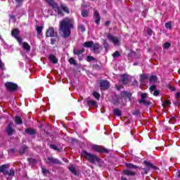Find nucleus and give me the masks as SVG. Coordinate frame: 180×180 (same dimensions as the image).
<instances>
[{
    "label": "nucleus",
    "mask_w": 180,
    "mask_h": 180,
    "mask_svg": "<svg viewBox=\"0 0 180 180\" xmlns=\"http://www.w3.org/2000/svg\"><path fill=\"white\" fill-rule=\"evenodd\" d=\"M101 51H102V47L101 46V45H99V44L98 43L94 44L92 46V51H94V53H96V54H98V53H101Z\"/></svg>",
    "instance_id": "obj_8"
},
{
    "label": "nucleus",
    "mask_w": 180,
    "mask_h": 180,
    "mask_svg": "<svg viewBox=\"0 0 180 180\" xmlns=\"http://www.w3.org/2000/svg\"><path fill=\"white\" fill-rule=\"evenodd\" d=\"M150 93L154 95V96H158L160 95V91L156 90V87L155 85L151 86L150 87Z\"/></svg>",
    "instance_id": "obj_14"
},
{
    "label": "nucleus",
    "mask_w": 180,
    "mask_h": 180,
    "mask_svg": "<svg viewBox=\"0 0 180 180\" xmlns=\"http://www.w3.org/2000/svg\"><path fill=\"white\" fill-rule=\"evenodd\" d=\"M146 167H147L146 169H143V171L145 172V174H148V171H150V168H154V165H153V164L148 162V161H144L143 162Z\"/></svg>",
    "instance_id": "obj_12"
},
{
    "label": "nucleus",
    "mask_w": 180,
    "mask_h": 180,
    "mask_svg": "<svg viewBox=\"0 0 180 180\" xmlns=\"http://www.w3.org/2000/svg\"><path fill=\"white\" fill-rule=\"evenodd\" d=\"M139 103H143V105H148V102L146 101V98H141V100H139Z\"/></svg>",
    "instance_id": "obj_31"
},
{
    "label": "nucleus",
    "mask_w": 180,
    "mask_h": 180,
    "mask_svg": "<svg viewBox=\"0 0 180 180\" xmlns=\"http://www.w3.org/2000/svg\"><path fill=\"white\" fill-rule=\"evenodd\" d=\"M37 33V34H41V32H43V27L39 26L36 27Z\"/></svg>",
    "instance_id": "obj_28"
},
{
    "label": "nucleus",
    "mask_w": 180,
    "mask_h": 180,
    "mask_svg": "<svg viewBox=\"0 0 180 180\" xmlns=\"http://www.w3.org/2000/svg\"><path fill=\"white\" fill-rule=\"evenodd\" d=\"M123 174L124 175H127L129 176H134V175H136V173H134V172L129 169L124 170Z\"/></svg>",
    "instance_id": "obj_18"
},
{
    "label": "nucleus",
    "mask_w": 180,
    "mask_h": 180,
    "mask_svg": "<svg viewBox=\"0 0 180 180\" xmlns=\"http://www.w3.org/2000/svg\"><path fill=\"white\" fill-rule=\"evenodd\" d=\"M121 180H127V178H126V177H122Z\"/></svg>",
    "instance_id": "obj_55"
},
{
    "label": "nucleus",
    "mask_w": 180,
    "mask_h": 180,
    "mask_svg": "<svg viewBox=\"0 0 180 180\" xmlns=\"http://www.w3.org/2000/svg\"><path fill=\"white\" fill-rule=\"evenodd\" d=\"M42 172L43 174H46L47 172H49V170H47L46 168H42Z\"/></svg>",
    "instance_id": "obj_46"
},
{
    "label": "nucleus",
    "mask_w": 180,
    "mask_h": 180,
    "mask_svg": "<svg viewBox=\"0 0 180 180\" xmlns=\"http://www.w3.org/2000/svg\"><path fill=\"white\" fill-rule=\"evenodd\" d=\"M11 34L13 37H15V39H16L19 44H22V38L18 37V34H19V30L18 29L13 30L11 32Z\"/></svg>",
    "instance_id": "obj_7"
},
{
    "label": "nucleus",
    "mask_w": 180,
    "mask_h": 180,
    "mask_svg": "<svg viewBox=\"0 0 180 180\" xmlns=\"http://www.w3.org/2000/svg\"><path fill=\"white\" fill-rule=\"evenodd\" d=\"M121 98L122 99H124V101H126V99H129V101L131 100L130 98H131V94H130L129 92L127 91H122L121 93Z\"/></svg>",
    "instance_id": "obj_10"
},
{
    "label": "nucleus",
    "mask_w": 180,
    "mask_h": 180,
    "mask_svg": "<svg viewBox=\"0 0 180 180\" xmlns=\"http://www.w3.org/2000/svg\"><path fill=\"white\" fill-rule=\"evenodd\" d=\"M174 120H175V118L173 117L171 120H170V123H174Z\"/></svg>",
    "instance_id": "obj_52"
},
{
    "label": "nucleus",
    "mask_w": 180,
    "mask_h": 180,
    "mask_svg": "<svg viewBox=\"0 0 180 180\" xmlns=\"http://www.w3.org/2000/svg\"><path fill=\"white\" fill-rule=\"evenodd\" d=\"M165 27L167 28V29H171V27H172V25L171 24V22H167L166 24H165Z\"/></svg>",
    "instance_id": "obj_42"
},
{
    "label": "nucleus",
    "mask_w": 180,
    "mask_h": 180,
    "mask_svg": "<svg viewBox=\"0 0 180 180\" xmlns=\"http://www.w3.org/2000/svg\"><path fill=\"white\" fill-rule=\"evenodd\" d=\"M146 32L149 36H151V34H153V30L150 28H147Z\"/></svg>",
    "instance_id": "obj_44"
},
{
    "label": "nucleus",
    "mask_w": 180,
    "mask_h": 180,
    "mask_svg": "<svg viewBox=\"0 0 180 180\" xmlns=\"http://www.w3.org/2000/svg\"><path fill=\"white\" fill-rule=\"evenodd\" d=\"M79 32H82V33H84L85 32V27L84 25H79L78 27Z\"/></svg>",
    "instance_id": "obj_33"
},
{
    "label": "nucleus",
    "mask_w": 180,
    "mask_h": 180,
    "mask_svg": "<svg viewBox=\"0 0 180 180\" xmlns=\"http://www.w3.org/2000/svg\"><path fill=\"white\" fill-rule=\"evenodd\" d=\"M84 49H79V50H74V54H76L77 56H79L84 53Z\"/></svg>",
    "instance_id": "obj_26"
},
{
    "label": "nucleus",
    "mask_w": 180,
    "mask_h": 180,
    "mask_svg": "<svg viewBox=\"0 0 180 180\" xmlns=\"http://www.w3.org/2000/svg\"><path fill=\"white\" fill-rule=\"evenodd\" d=\"M112 57H114V58H117V57H120V53H119V51H115L114 53H112Z\"/></svg>",
    "instance_id": "obj_35"
},
{
    "label": "nucleus",
    "mask_w": 180,
    "mask_h": 180,
    "mask_svg": "<svg viewBox=\"0 0 180 180\" xmlns=\"http://www.w3.org/2000/svg\"><path fill=\"white\" fill-rule=\"evenodd\" d=\"M125 167H127V168H137V166L131 165L130 163H126Z\"/></svg>",
    "instance_id": "obj_32"
},
{
    "label": "nucleus",
    "mask_w": 180,
    "mask_h": 180,
    "mask_svg": "<svg viewBox=\"0 0 180 180\" xmlns=\"http://www.w3.org/2000/svg\"><path fill=\"white\" fill-rule=\"evenodd\" d=\"M87 105L88 106H91L92 108H98V104L96 101L94 100H87Z\"/></svg>",
    "instance_id": "obj_17"
},
{
    "label": "nucleus",
    "mask_w": 180,
    "mask_h": 180,
    "mask_svg": "<svg viewBox=\"0 0 180 180\" xmlns=\"http://www.w3.org/2000/svg\"><path fill=\"white\" fill-rule=\"evenodd\" d=\"M6 175H9V176L15 175V171L12 169L10 170H7V172H6Z\"/></svg>",
    "instance_id": "obj_29"
},
{
    "label": "nucleus",
    "mask_w": 180,
    "mask_h": 180,
    "mask_svg": "<svg viewBox=\"0 0 180 180\" xmlns=\"http://www.w3.org/2000/svg\"><path fill=\"white\" fill-rule=\"evenodd\" d=\"M82 15L83 16V18H86L88 16V11L85 10L82 11Z\"/></svg>",
    "instance_id": "obj_40"
},
{
    "label": "nucleus",
    "mask_w": 180,
    "mask_h": 180,
    "mask_svg": "<svg viewBox=\"0 0 180 180\" xmlns=\"http://www.w3.org/2000/svg\"><path fill=\"white\" fill-rule=\"evenodd\" d=\"M94 60V57L92 56H87V61H92Z\"/></svg>",
    "instance_id": "obj_48"
},
{
    "label": "nucleus",
    "mask_w": 180,
    "mask_h": 180,
    "mask_svg": "<svg viewBox=\"0 0 180 180\" xmlns=\"http://www.w3.org/2000/svg\"><path fill=\"white\" fill-rule=\"evenodd\" d=\"M25 133H27V134H30L31 136H33V134H34V133H36V131L33 129L28 128V129H25Z\"/></svg>",
    "instance_id": "obj_23"
},
{
    "label": "nucleus",
    "mask_w": 180,
    "mask_h": 180,
    "mask_svg": "<svg viewBox=\"0 0 180 180\" xmlns=\"http://www.w3.org/2000/svg\"><path fill=\"white\" fill-rule=\"evenodd\" d=\"M46 162L48 164H61V162L58 159L54 158H48Z\"/></svg>",
    "instance_id": "obj_11"
},
{
    "label": "nucleus",
    "mask_w": 180,
    "mask_h": 180,
    "mask_svg": "<svg viewBox=\"0 0 180 180\" xmlns=\"http://www.w3.org/2000/svg\"><path fill=\"white\" fill-rule=\"evenodd\" d=\"M171 91H175V87H170Z\"/></svg>",
    "instance_id": "obj_54"
},
{
    "label": "nucleus",
    "mask_w": 180,
    "mask_h": 180,
    "mask_svg": "<svg viewBox=\"0 0 180 180\" xmlns=\"http://www.w3.org/2000/svg\"><path fill=\"white\" fill-rule=\"evenodd\" d=\"M122 84H127L129 82V76L122 75L120 77Z\"/></svg>",
    "instance_id": "obj_20"
},
{
    "label": "nucleus",
    "mask_w": 180,
    "mask_h": 180,
    "mask_svg": "<svg viewBox=\"0 0 180 180\" xmlns=\"http://www.w3.org/2000/svg\"><path fill=\"white\" fill-rule=\"evenodd\" d=\"M165 105H171V103L169 101H165Z\"/></svg>",
    "instance_id": "obj_50"
},
{
    "label": "nucleus",
    "mask_w": 180,
    "mask_h": 180,
    "mask_svg": "<svg viewBox=\"0 0 180 180\" xmlns=\"http://www.w3.org/2000/svg\"><path fill=\"white\" fill-rule=\"evenodd\" d=\"M47 4L53 8V9L56 11L58 12V15H63L62 11H64L66 13H70V9H68V7L65 4H60V7H58V5L56 4L54 0H45Z\"/></svg>",
    "instance_id": "obj_2"
},
{
    "label": "nucleus",
    "mask_w": 180,
    "mask_h": 180,
    "mask_svg": "<svg viewBox=\"0 0 180 180\" xmlns=\"http://www.w3.org/2000/svg\"><path fill=\"white\" fill-rule=\"evenodd\" d=\"M84 47H87L89 49H91L94 46V41H86L83 44Z\"/></svg>",
    "instance_id": "obj_21"
},
{
    "label": "nucleus",
    "mask_w": 180,
    "mask_h": 180,
    "mask_svg": "<svg viewBox=\"0 0 180 180\" xmlns=\"http://www.w3.org/2000/svg\"><path fill=\"white\" fill-rule=\"evenodd\" d=\"M6 88L8 91H13L18 89V84H14L13 82H7L5 84Z\"/></svg>",
    "instance_id": "obj_6"
},
{
    "label": "nucleus",
    "mask_w": 180,
    "mask_h": 180,
    "mask_svg": "<svg viewBox=\"0 0 180 180\" xmlns=\"http://www.w3.org/2000/svg\"><path fill=\"white\" fill-rule=\"evenodd\" d=\"M176 175L179 178H180V170L176 172Z\"/></svg>",
    "instance_id": "obj_51"
},
{
    "label": "nucleus",
    "mask_w": 180,
    "mask_h": 180,
    "mask_svg": "<svg viewBox=\"0 0 180 180\" xmlns=\"http://www.w3.org/2000/svg\"><path fill=\"white\" fill-rule=\"evenodd\" d=\"M69 169L70 170V172H72L74 174V175L77 174V169H75V166L69 167Z\"/></svg>",
    "instance_id": "obj_25"
},
{
    "label": "nucleus",
    "mask_w": 180,
    "mask_h": 180,
    "mask_svg": "<svg viewBox=\"0 0 180 180\" xmlns=\"http://www.w3.org/2000/svg\"><path fill=\"white\" fill-rule=\"evenodd\" d=\"M12 126H13V122H11L7 127V133L8 136H12V134H13V131H15V130L12 129Z\"/></svg>",
    "instance_id": "obj_15"
},
{
    "label": "nucleus",
    "mask_w": 180,
    "mask_h": 180,
    "mask_svg": "<svg viewBox=\"0 0 180 180\" xmlns=\"http://www.w3.org/2000/svg\"><path fill=\"white\" fill-rule=\"evenodd\" d=\"M50 147L53 150H55V151H60V148H58V147H57L56 145H51Z\"/></svg>",
    "instance_id": "obj_37"
},
{
    "label": "nucleus",
    "mask_w": 180,
    "mask_h": 180,
    "mask_svg": "<svg viewBox=\"0 0 180 180\" xmlns=\"http://www.w3.org/2000/svg\"><path fill=\"white\" fill-rule=\"evenodd\" d=\"M9 165H3L0 166V172H2L5 175L6 174V172L8 171Z\"/></svg>",
    "instance_id": "obj_16"
},
{
    "label": "nucleus",
    "mask_w": 180,
    "mask_h": 180,
    "mask_svg": "<svg viewBox=\"0 0 180 180\" xmlns=\"http://www.w3.org/2000/svg\"><path fill=\"white\" fill-rule=\"evenodd\" d=\"M117 103H120V99L118 100Z\"/></svg>",
    "instance_id": "obj_58"
},
{
    "label": "nucleus",
    "mask_w": 180,
    "mask_h": 180,
    "mask_svg": "<svg viewBox=\"0 0 180 180\" xmlns=\"http://www.w3.org/2000/svg\"><path fill=\"white\" fill-rule=\"evenodd\" d=\"M136 84H137V81L135 80Z\"/></svg>",
    "instance_id": "obj_59"
},
{
    "label": "nucleus",
    "mask_w": 180,
    "mask_h": 180,
    "mask_svg": "<svg viewBox=\"0 0 180 180\" xmlns=\"http://www.w3.org/2000/svg\"><path fill=\"white\" fill-rule=\"evenodd\" d=\"M141 98H143V99H146V98H147V94H142L141 95Z\"/></svg>",
    "instance_id": "obj_47"
},
{
    "label": "nucleus",
    "mask_w": 180,
    "mask_h": 180,
    "mask_svg": "<svg viewBox=\"0 0 180 180\" xmlns=\"http://www.w3.org/2000/svg\"><path fill=\"white\" fill-rule=\"evenodd\" d=\"M22 48L26 50V51H30V45L27 42H24L22 44Z\"/></svg>",
    "instance_id": "obj_24"
},
{
    "label": "nucleus",
    "mask_w": 180,
    "mask_h": 180,
    "mask_svg": "<svg viewBox=\"0 0 180 180\" xmlns=\"http://www.w3.org/2000/svg\"><path fill=\"white\" fill-rule=\"evenodd\" d=\"M114 115H115L116 116H120V115H122V112H120V110L119 109H115Z\"/></svg>",
    "instance_id": "obj_30"
},
{
    "label": "nucleus",
    "mask_w": 180,
    "mask_h": 180,
    "mask_svg": "<svg viewBox=\"0 0 180 180\" xmlns=\"http://www.w3.org/2000/svg\"><path fill=\"white\" fill-rule=\"evenodd\" d=\"M110 86V83L106 80H103L100 83L101 89H108Z\"/></svg>",
    "instance_id": "obj_9"
},
{
    "label": "nucleus",
    "mask_w": 180,
    "mask_h": 180,
    "mask_svg": "<svg viewBox=\"0 0 180 180\" xmlns=\"http://www.w3.org/2000/svg\"><path fill=\"white\" fill-rule=\"evenodd\" d=\"M15 122L16 124H22V118L20 117H15Z\"/></svg>",
    "instance_id": "obj_27"
},
{
    "label": "nucleus",
    "mask_w": 180,
    "mask_h": 180,
    "mask_svg": "<svg viewBox=\"0 0 180 180\" xmlns=\"http://www.w3.org/2000/svg\"><path fill=\"white\" fill-rule=\"evenodd\" d=\"M157 81V76H151L150 78V82H155Z\"/></svg>",
    "instance_id": "obj_39"
},
{
    "label": "nucleus",
    "mask_w": 180,
    "mask_h": 180,
    "mask_svg": "<svg viewBox=\"0 0 180 180\" xmlns=\"http://www.w3.org/2000/svg\"><path fill=\"white\" fill-rule=\"evenodd\" d=\"M92 151H96V153H102L103 152V149L101 148V146L98 145H92L91 147Z\"/></svg>",
    "instance_id": "obj_13"
},
{
    "label": "nucleus",
    "mask_w": 180,
    "mask_h": 180,
    "mask_svg": "<svg viewBox=\"0 0 180 180\" xmlns=\"http://www.w3.org/2000/svg\"><path fill=\"white\" fill-rule=\"evenodd\" d=\"M71 29H74V20L65 18L60 22L59 30L63 39H67L71 36Z\"/></svg>",
    "instance_id": "obj_1"
},
{
    "label": "nucleus",
    "mask_w": 180,
    "mask_h": 180,
    "mask_svg": "<svg viewBox=\"0 0 180 180\" xmlns=\"http://www.w3.org/2000/svg\"><path fill=\"white\" fill-rule=\"evenodd\" d=\"M107 39L111 41L114 46H120V41L119 40V38L117 37L113 36L112 34H107Z\"/></svg>",
    "instance_id": "obj_4"
},
{
    "label": "nucleus",
    "mask_w": 180,
    "mask_h": 180,
    "mask_svg": "<svg viewBox=\"0 0 180 180\" xmlns=\"http://www.w3.org/2000/svg\"><path fill=\"white\" fill-rule=\"evenodd\" d=\"M15 2H17V4H22V2H23V0H15Z\"/></svg>",
    "instance_id": "obj_49"
},
{
    "label": "nucleus",
    "mask_w": 180,
    "mask_h": 180,
    "mask_svg": "<svg viewBox=\"0 0 180 180\" xmlns=\"http://www.w3.org/2000/svg\"><path fill=\"white\" fill-rule=\"evenodd\" d=\"M69 63L70 64H73V65H77V62H75V59H74L73 58H70Z\"/></svg>",
    "instance_id": "obj_36"
},
{
    "label": "nucleus",
    "mask_w": 180,
    "mask_h": 180,
    "mask_svg": "<svg viewBox=\"0 0 180 180\" xmlns=\"http://www.w3.org/2000/svg\"><path fill=\"white\" fill-rule=\"evenodd\" d=\"M94 18L96 20V25H99V22H101V15H99L98 11H94Z\"/></svg>",
    "instance_id": "obj_19"
},
{
    "label": "nucleus",
    "mask_w": 180,
    "mask_h": 180,
    "mask_svg": "<svg viewBox=\"0 0 180 180\" xmlns=\"http://www.w3.org/2000/svg\"><path fill=\"white\" fill-rule=\"evenodd\" d=\"M144 79H147V75H141V82H143Z\"/></svg>",
    "instance_id": "obj_41"
},
{
    "label": "nucleus",
    "mask_w": 180,
    "mask_h": 180,
    "mask_svg": "<svg viewBox=\"0 0 180 180\" xmlns=\"http://www.w3.org/2000/svg\"><path fill=\"white\" fill-rule=\"evenodd\" d=\"M164 49H169L171 47V44L166 42L164 46H163Z\"/></svg>",
    "instance_id": "obj_43"
},
{
    "label": "nucleus",
    "mask_w": 180,
    "mask_h": 180,
    "mask_svg": "<svg viewBox=\"0 0 180 180\" xmlns=\"http://www.w3.org/2000/svg\"><path fill=\"white\" fill-rule=\"evenodd\" d=\"M103 46H104V48L105 49V50H108V49H109V44H108V41L104 40Z\"/></svg>",
    "instance_id": "obj_38"
},
{
    "label": "nucleus",
    "mask_w": 180,
    "mask_h": 180,
    "mask_svg": "<svg viewBox=\"0 0 180 180\" xmlns=\"http://www.w3.org/2000/svg\"><path fill=\"white\" fill-rule=\"evenodd\" d=\"M49 60L53 63V64H57L58 63V60H57V58L54 56V55H51L49 56Z\"/></svg>",
    "instance_id": "obj_22"
},
{
    "label": "nucleus",
    "mask_w": 180,
    "mask_h": 180,
    "mask_svg": "<svg viewBox=\"0 0 180 180\" xmlns=\"http://www.w3.org/2000/svg\"><path fill=\"white\" fill-rule=\"evenodd\" d=\"M0 68L1 70H5V65L2 63V60L0 59Z\"/></svg>",
    "instance_id": "obj_45"
},
{
    "label": "nucleus",
    "mask_w": 180,
    "mask_h": 180,
    "mask_svg": "<svg viewBox=\"0 0 180 180\" xmlns=\"http://www.w3.org/2000/svg\"><path fill=\"white\" fill-rule=\"evenodd\" d=\"M179 95H180V94H179V93H176V98H179Z\"/></svg>",
    "instance_id": "obj_53"
},
{
    "label": "nucleus",
    "mask_w": 180,
    "mask_h": 180,
    "mask_svg": "<svg viewBox=\"0 0 180 180\" xmlns=\"http://www.w3.org/2000/svg\"><path fill=\"white\" fill-rule=\"evenodd\" d=\"M46 37H57V32L54 30V28L51 27H49L46 32Z\"/></svg>",
    "instance_id": "obj_5"
},
{
    "label": "nucleus",
    "mask_w": 180,
    "mask_h": 180,
    "mask_svg": "<svg viewBox=\"0 0 180 180\" xmlns=\"http://www.w3.org/2000/svg\"><path fill=\"white\" fill-rule=\"evenodd\" d=\"M93 96H94V98H96V99H99V98H101V95L96 91H94L93 93Z\"/></svg>",
    "instance_id": "obj_34"
},
{
    "label": "nucleus",
    "mask_w": 180,
    "mask_h": 180,
    "mask_svg": "<svg viewBox=\"0 0 180 180\" xmlns=\"http://www.w3.org/2000/svg\"><path fill=\"white\" fill-rule=\"evenodd\" d=\"M83 155L90 162H92L93 164H95V162H99L100 159L96 156V155L89 153L86 151L83 152Z\"/></svg>",
    "instance_id": "obj_3"
},
{
    "label": "nucleus",
    "mask_w": 180,
    "mask_h": 180,
    "mask_svg": "<svg viewBox=\"0 0 180 180\" xmlns=\"http://www.w3.org/2000/svg\"><path fill=\"white\" fill-rule=\"evenodd\" d=\"M106 26H109V22H105Z\"/></svg>",
    "instance_id": "obj_56"
},
{
    "label": "nucleus",
    "mask_w": 180,
    "mask_h": 180,
    "mask_svg": "<svg viewBox=\"0 0 180 180\" xmlns=\"http://www.w3.org/2000/svg\"><path fill=\"white\" fill-rule=\"evenodd\" d=\"M11 19H15V16L12 15L11 17Z\"/></svg>",
    "instance_id": "obj_57"
}]
</instances>
